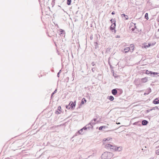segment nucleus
Returning <instances> with one entry per match:
<instances>
[{
	"instance_id": "16",
	"label": "nucleus",
	"mask_w": 159,
	"mask_h": 159,
	"mask_svg": "<svg viewBox=\"0 0 159 159\" xmlns=\"http://www.w3.org/2000/svg\"><path fill=\"white\" fill-rule=\"evenodd\" d=\"M155 43H148V48L150 47H151L152 46H153L154 45H155Z\"/></svg>"
},
{
	"instance_id": "26",
	"label": "nucleus",
	"mask_w": 159,
	"mask_h": 159,
	"mask_svg": "<svg viewBox=\"0 0 159 159\" xmlns=\"http://www.w3.org/2000/svg\"><path fill=\"white\" fill-rule=\"evenodd\" d=\"M111 14L112 15H114V14H115V13L114 12H112Z\"/></svg>"
},
{
	"instance_id": "13",
	"label": "nucleus",
	"mask_w": 159,
	"mask_h": 159,
	"mask_svg": "<svg viewBox=\"0 0 159 159\" xmlns=\"http://www.w3.org/2000/svg\"><path fill=\"white\" fill-rule=\"evenodd\" d=\"M143 48H148V44L145 43L143 44Z\"/></svg>"
},
{
	"instance_id": "12",
	"label": "nucleus",
	"mask_w": 159,
	"mask_h": 159,
	"mask_svg": "<svg viewBox=\"0 0 159 159\" xmlns=\"http://www.w3.org/2000/svg\"><path fill=\"white\" fill-rule=\"evenodd\" d=\"M112 93L113 95H115L117 93V90L116 89H113L112 90Z\"/></svg>"
},
{
	"instance_id": "15",
	"label": "nucleus",
	"mask_w": 159,
	"mask_h": 159,
	"mask_svg": "<svg viewBox=\"0 0 159 159\" xmlns=\"http://www.w3.org/2000/svg\"><path fill=\"white\" fill-rule=\"evenodd\" d=\"M148 123V121L146 120H143L142 122V124L144 125H147Z\"/></svg>"
},
{
	"instance_id": "18",
	"label": "nucleus",
	"mask_w": 159,
	"mask_h": 159,
	"mask_svg": "<svg viewBox=\"0 0 159 159\" xmlns=\"http://www.w3.org/2000/svg\"><path fill=\"white\" fill-rule=\"evenodd\" d=\"M86 129V128H83L81 129L79 131V132L80 134H82V132L83 130H85Z\"/></svg>"
},
{
	"instance_id": "24",
	"label": "nucleus",
	"mask_w": 159,
	"mask_h": 159,
	"mask_svg": "<svg viewBox=\"0 0 159 159\" xmlns=\"http://www.w3.org/2000/svg\"><path fill=\"white\" fill-rule=\"evenodd\" d=\"M156 153L158 155H159V149L157 150L156 151Z\"/></svg>"
},
{
	"instance_id": "22",
	"label": "nucleus",
	"mask_w": 159,
	"mask_h": 159,
	"mask_svg": "<svg viewBox=\"0 0 159 159\" xmlns=\"http://www.w3.org/2000/svg\"><path fill=\"white\" fill-rule=\"evenodd\" d=\"M105 128V126H102L100 127L99 128V130H102V129L103 128Z\"/></svg>"
},
{
	"instance_id": "7",
	"label": "nucleus",
	"mask_w": 159,
	"mask_h": 159,
	"mask_svg": "<svg viewBox=\"0 0 159 159\" xmlns=\"http://www.w3.org/2000/svg\"><path fill=\"white\" fill-rule=\"evenodd\" d=\"M105 145V147L107 149H110L112 150L113 147L114 146L112 145L109 143H106Z\"/></svg>"
},
{
	"instance_id": "4",
	"label": "nucleus",
	"mask_w": 159,
	"mask_h": 159,
	"mask_svg": "<svg viewBox=\"0 0 159 159\" xmlns=\"http://www.w3.org/2000/svg\"><path fill=\"white\" fill-rule=\"evenodd\" d=\"M123 150V147L120 146L117 147V146H114L113 147L112 150L115 152H121Z\"/></svg>"
},
{
	"instance_id": "23",
	"label": "nucleus",
	"mask_w": 159,
	"mask_h": 159,
	"mask_svg": "<svg viewBox=\"0 0 159 159\" xmlns=\"http://www.w3.org/2000/svg\"><path fill=\"white\" fill-rule=\"evenodd\" d=\"M71 0H67V4L68 5H70L71 3Z\"/></svg>"
},
{
	"instance_id": "27",
	"label": "nucleus",
	"mask_w": 159,
	"mask_h": 159,
	"mask_svg": "<svg viewBox=\"0 0 159 159\" xmlns=\"http://www.w3.org/2000/svg\"><path fill=\"white\" fill-rule=\"evenodd\" d=\"M58 113H59V111H57V114H57Z\"/></svg>"
},
{
	"instance_id": "10",
	"label": "nucleus",
	"mask_w": 159,
	"mask_h": 159,
	"mask_svg": "<svg viewBox=\"0 0 159 159\" xmlns=\"http://www.w3.org/2000/svg\"><path fill=\"white\" fill-rule=\"evenodd\" d=\"M136 27L135 25V24L133 23L131 25V29L132 31H134L136 29Z\"/></svg>"
},
{
	"instance_id": "21",
	"label": "nucleus",
	"mask_w": 159,
	"mask_h": 159,
	"mask_svg": "<svg viewBox=\"0 0 159 159\" xmlns=\"http://www.w3.org/2000/svg\"><path fill=\"white\" fill-rule=\"evenodd\" d=\"M145 17L147 20L148 19V13H146L145 14Z\"/></svg>"
},
{
	"instance_id": "19",
	"label": "nucleus",
	"mask_w": 159,
	"mask_h": 159,
	"mask_svg": "<svg viewBox=\"0 0 159 159\" xmlns=\"http://www.w3.org/2000/svg\"><path fill=\"white\" fill-rule=\"evenodd\" d=\"M129 50V47H126L124 51L125 52H128Z\"/></svg>"
},
{
	"instance_id": "3",
	"label": "nucleus",
	"mask_w": 159,
	"mask_h": 159,
	"mask_svg": "<svg viewBox=\"0 0 159 159\" xmlns=\"http://www.w3.org/2000/svg\"><path fill=\"white\" fill-rule=\"evenodd\" d=\"M76 105V102H70L69 104L66 106V108L68 109H74Z\"/></svg>"
},
{
	"instance_id": "5",
	"label": "nucleus",
	"mask_w": 159,
	"mask_h": 159,
	"mask_svg": "<svg viewBox=\"0 0 159 159\" xmlns=\"http://www.w3.org/2000/svg\"><path fill=\"white\" fill-rule=\"evenodd\" d=\"M110 21L112 23H113L111 25L110 29L112 30H114L115 32V29L116 26V21L115 20H113V19H112L110 20Z\"/></svg>"
},
{
	"instance_id": "17",
	"label": "nucleus",
	"mask_w": 159,
	"mask_h": 159,
	"mask_svg": "<svg viewBox=\"0 0 159 159\" xmlns=\"http://www.w3.org/2000/svg\"><path fill=\"white\" fill-rule=\"evenodd\" d=\"M108 99L110 100L111 101H113L114 100V98L112 96H109L108 97Z\"/></svg>"
},
{
	"instance_id": "8",
	"label": "nucleus",
	"mask_w": 159,
	"mask_h": 159,
	"mask_svg": "<svg viewBox=\"0 0 159 159\" xmlns=\"http://www.w3.org/2000/svg\"><path fill=\"white\" fill-rule=\"evenodd\" d=\"M121 16L122 18L125 20H128L129 19L128 16L126 15L125 14L123 13L121 15Z\"/></svg>"
},
{
	"instance_id": "1",
	"label": "nucleus",
	"mask_w": 159,
	"mask_h": 159,
	"mask_svg": "<svg viewBox=\"0 0 159 159\" xmlns=\"http://www.w3.org/2000/svg\"><path fill=\"white\" fill-rule=\"evenodd\" d=\"M114 156L113 153L111 152H106L102 154L101 156L102 159H110Z\"/></svg>"
},
{
	"instance_id": "25",
	"label": "nucleus",
	"mask_w": 159,
	"mask_h": 159,
	"mask_svg": "<svg viewBox=\"0 0 159 159\" xmlns=\"http://www.w3.org/2000/svg\"><path fill=\"white\" fill-rule=\"evenodd\" d=\"M154 109H158V108L157 107H155V108Z\"/></svg>"
},
{
	"instance_id": "2",
	"label": "nucleus",
	"mask_w": 159,
	"mask_h": 159,
	"mask_svg": "<svg viewBox=\"0 0 159 159\" xmlns=\"http://www.w3.org/2000/svg\"><path fill=\"white\" fill-rule=\"evenodd\" d=\"M146 73L148 75H150L153 77H157L159 76V73L152 72L148 70H146Z\"/></svg>"
},
{
	"instance_id": "9",
	"label": "nucleus",
	"mask_w": 159,
	"mask_h": 159,
	"mask_svg": "<svg viewBox=\"0 0 159 159\" xmlns=\"http://www.w3.org/2000/svg\"><path fill=\"white\" fill-rule=\"evenodd\" d=\"M154 36L156 38H159V29L154 34Z\"/></svg>"
},
{
	"instance_id": "14",
	"label": "nucleus",
	"mask_w": 159,
	"mask_h": 159,
	"mask_svg": "<svg viewBox=\"0 0 159 159\" xmlns=\"http://www.w3.org/2000/svg\"><path fill=\"white\" fill-rule=\"evenodd\" d=\"M86 102V100L85 98H83L82 99L81 102V104L82 105L84 104Z\"/></svg>"
},
{
	"instance_id": "6",
	"label": "nucleus",
	"mask_w": 159,
	"mask_h": 159,
	"mask_svg": "<svg viewBox=\"0 0 159 159\" xmlns=\"http://www.w3.org/2000/svg\"><path fill=\"white\" fill-rule=\"evenodd\" d=\"M112 140V138L111 137H108L104 139L102 141L103 144H105L108 143H111Z\"/></svg>"
},
{
	"instance_id": "28",
	"label": "nucleus",
	"mask_w": 159,
	"mask_h": 159,
	"mask_svg": "<svg viewBox=\"0 0 159 159\" xmlns=\"http://www.w3.org/2000/svg\"><path fill=\"white\" fill-rule=\"evenodd\" d=\"M118 124H120V123H117Z\"/></svg>"
},
{
	"instance_id": "20",
	"label": "nucleus",
	"mask_w": 159,
	"mask_h": 159,
	"mask_svg": "<svg viewBox=\"0 0 159 159\" xmlns=\"http://www.w3.org/2000/svg\"><path fill=\"white\" fill-rule=\"evenodd\" d=\"M58 109L59 110V113H58V114H60L61 112V108L60 106H59L58 107Z\"/></svg>"
},
{
	"instance_id": "11",
	"label": "nucleus",
	"mask_w": 159,
	"mask_h": 159,
	"mask_svg": "<svg viewBox=\"0 0 159 159\" xmlns=\"http://www.w3.org/2000/svg\"><path fill=\"white\" fill-rule=\"evenodd\" d=\"M153 103L155 104H159V98H157L155 99L153 101Z\"/></svg>"
},
{
	"instance_id": "29",
	"label": "nucleus",
	"mask_w": 159,
	"mask_h": 159,
	"mask_svg": "<svg viewBox=\"0 0 159 159\" xmlns=\"http://www.w3.org/2000/svg\"><path fill=\"white\" fill-rule=\"evenodd\" d=\"M58 75H59V73H58Z\"/></svg>"
}]
</instances>
